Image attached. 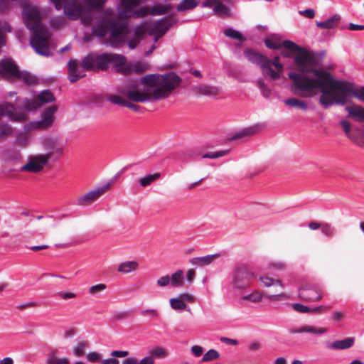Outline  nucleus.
<instances>
[{
  "label": "nucleus",
  "instance_id": "obj_45",
  "mask_svg": "<svg viewBox=\"0 0 364 364\" xmlns=\"http://www.w3.org/2000/svg\"><path fill=\"white\" fill-rule=\"evenodd\" d=\"M321 232L328 237H332L336 235V229L330 223H322L321 227Z\"/></svg>",
  "mask_w": 364,
  "mask_h": 364
},
{
  "label": "nucleus",
  "instance_id": "obj_21",
  "mask_svg": "<svg viewBox=\"0 0 364 364\" xmlns=\"http://www.w3.org/2000/svg\"><path fill=\"white\" fill-rule=\"evenodd\" d=\"M245 56L252 63L258 65L260 68L263 66V65L268 60L267 57L264 55H260L258 53H256L252 50H246L245 51Z\"/></svg>",
  "mask_w": 364,
  "mask_h": 364
},
{
  "label": "nucleus",
  "instance_id": "obj_13",
  "mask_svg": "<svg viewBox=\"0 0 364 364\" xmlns=\"http://www.w3.org/2000/svg\"><path fill=\"white\" fill-rule=\"evenodd\" d=\"M263 76L269 80H276L280 78L283 73V65L280 63H273L268 59L261 68Z\"/></svg>",
  "mask_w": 364,
  "mask_h": 364
},
{
  "label": "nucleus",
  "instance_id": "obj_32",
  "mask_svg": "<svg viewBox=\"0 0 364 364\" xmlns=\"http://www.w3.org/2000/svg\"><path fill=\"white\" fill-rule=\"evenodd\" d=\"M259 130V126H257V125L247 127V128H245V129L237 132V133H235V135L233 136L232 139H240V138H243L245 136H252V135L256 134Z\"/></svg>",
  "mask_w": 364,
  "mask_h": 364
},
{
  "label": "nucleus",
  "instance_id": "obj_36",
  "mask_svg": "<svg viewBox=\"0 0 364 364\" xmlns=\"http://www.w3.org/2000/svg\"><path fill=\"white\" fill-rule=\"evenodd\" d=\"M264 296L269 301L272 302L286 301L290 299V295L282 291L274 294H266Z\"/></svg>",
  "mask_w": 364,
  "mask_h": 364
},
{
  "label": "nucleus",
  "instance_id": "obj_4",
  "mask_svg": "<svg viewBox=\"0 0 364 364\" xmlns=\"http://www.w3.org/2000/svg\"><path fill=\"white\" fill-rule=\"evenodd\" d=\"M330 77L324 78L326 82L331 85L328 90H324L320 97L319 102L324 108H328L333 104L345 105L347 96L352 95L364 102V87L355 89L351 85L345 82L333 80L331 82Z\"/></svg>",
  "mask_w": 364,
  "mask_h": 364
},
{
  "label": "nucleus",
  "instance_id": "obj_8",
  "mask_svg": "<svg viewBox=\"0 0 364 364\" xmlns=\"http://www.w3.org/2000/svg\"><path fill=\"white\" fill-rule=\"evenodd\" d=\"M109 31V36L107 39L109 45L113 48L120 47L124 43L127 36V26L122 23L110 21Z\"/></svg>",
  "mask_w": 364,
  "mask_h": 364
},
{
  "label": "nucleus",
  "instance_id": "obj_29",
  "mask_svg": "<svg viewBox=\"0 0 364 364\" xmlns=\"http://www.w3.org/2000/svg\"><path fill=\"white\" fill-rule=\"evenodd\" d=\"M284 104L290 107L298 108L302 110H307L309 109L308 104L302 100L296 97H289L284 101Z\"/></svg>",
  "mask_w": 364,
  "mask_h": 364
},
{
  "label": "nucleus",
  "instance_id": "obj_2",
  "mask_svg": "<svg viewBox=\"0 0 364 364\" xmlns=\"http://www.w3.org/2000/svg\"><path fill=\"white\" fill-rule=\"evenodd\" d=\"M141 82L146 87L147 92L140 91L136 87H129L122 93L129 101L144 102L150 99L159 100L168 97L181 83V78L174 73L164 75L151 74L144 76Z\"/></svg>",
  "mask_w": 364,
  "mask_h": 364
},
{
  "label": "nucleus",
  "instance_id": "obj_41",
  "mask_svg": "<svg viewBox=\"0 0 364 364\" xmlns=\"http://www.w3.org/2000/svg\"><path fill=\"white\" fill-rule=\"evenodd\" d=\"M171 9L169 5L158 4L150 8V14L153 16H161L166 14Z\"/></svg>",
  "mask_w": 364,
  "mask_h": 364
},
{
  "label": "nucleus",
  "instance_id": "obj_20",
  "mask_svg": "<svg viewBox=\"0 0 364 364\" xmlns=\"http://www.w3.org/2000/svg\"><path fill=\"white\" fill-rule=\"evenodd\" d=\"M193 91L197 95L215 97L220 92L219 87L208 85H200L193 87Z\"/></svg>",
  "mask_w": 364,
  "mask_h": 364
},
{
  "label": "nucleus",
  "instance_id": "obj_34",
  "mask_svg": "<svg viewBox=\"0 0 364 364\" xmlns=\"http://www.w3.org/2000/svg\"><path fill=\"white\" fill-rule=\"evenodd\" d=\"M263 298V294L255 290L251 294L243 295L241 296L242 301H249L254 304H258L262 301Z\"/></svg>",
  "mask_w": 364,
  "mask_h": 364
},
{
  "label": "nucleus",
  "instance_id": "obj_55",
  "mask_svg": "<svg viewBox=\"0 0 364 364\" xmlns=\"http://www.w3.org/2000/svg\"><path fill=\"white\" fill-rule=\"evenodd\" d=\"M156 284L161 288L167 287L171 284V277L168 274L164 275L159 278L156 281Z\"/></svg>",
  "mask_w": 364,
  "mask_h": 364
},
{
  "label": "nucleus",
  "instance_id": "obj_30",
  "mask_svg": "<svg viewBox=\"0 0 364 364\" xmlns=\"http://www.w3.org/2000/svg\"><path fill=\"white\" fill-rule=\"evenodd\" d=\"M200 4V0H183L176 7V11L178 12H183L188 10H192Z\"/></svg>",
  "mask_w": 364,
  "mask_h": 364
},
{
  "label": "nucleus",
  "instance_id": "obj_62",
  "mask_svg": "<svg viewBox=\"0 0 364 364\" xmlns=\"http://www.w3.org/2000/svg\"><path fill=\"white\" fill-rule=\"evenodd\" d=\"M262 345L258 341L251 343L248 346V350L252 352H257L262 349Z\"/></svg>",
  "mask_w": 364,
  "mask_h": 364
},
{
  "label": "nucleus",
  "instance_id": "obj_22",
  "mask_svg": "<svg viewBox=\"0 0 364 364\" xmlns=\"http://www.w3.org/2000/svg\"><path fill=\"white\" fill-rule=\"evenodd\" d=\"M355 342V338L353 337H349L341 341H336L333 342L332 343H328L327 347L331 349L336 350H344L348 349L353 346Z\"/></svg>",
  "mask_w": 364,
  "mask_h": 364
},
{
  "label": "nucleus",
  "instance_id": "obj_48",
  "mask_svg": "<svg viewBox=\"0 0 364 364\" xmlns=\"http://www.w3.org/2000/svg\"><path fill=\"white\" fill-rule=\"evenodd\" d=\"M168 351L162 347H157L150 350V355L156 358H164L168 355Z\"/></svg>",
  "mask_w": 364,
  "mask_h": 364
},
{
  "label": "nucleus",
  "instance_id": "obj_26",
  "mask_svg": "<svg viewBox=\"0 0 364 364\" xmlns=\"http://www.w3.org/2000/svg\"><path fill=\"white\" fill-rule=\"evenodd\" d=\"M109 28V21L102 20L95 25L92 28V33L98 37H104Z\"/></svg>",
  "mask_w": 364,
  "mask_h": 364
},
{
  "label": "nucleus",
  "instance_id": "obj_16",
  "mask_svg": "<svg viewBox=\"0 0 364 364\" xmlns=\"http://www.w3.org/2000/svg\"><path fill=\"white\" fill-rule=\"evenodd\" d=\"M46 165V155H41L38 159H32L21 167V171L38 173L43 170Z\"/></svg>",
  "mask_w": 364,
  "mask_h": 364
},
{
  "label": "nucleus",
  "instance_id": "obj_42",
  "mask_svg": "<svg viewBox=\"0 0 364 364\" xmlns=\"http://www.w3.org/2000/svg\"><path fill=\"white\" fill-rule=\"evenodd\" d=\"M13 133V128L7 123L0 124V141L6 139Z\"/></svg>",
  "mask_w": 364,
  "mask_h": 364
},
{
  "label": "nucleus",
  "instance_id": "obj_38",
  "mask_svg": "<svg viewBox=\"0 0 364 364\" xmlns=\"http://www.w3.org/2000/svg\"><path fill=\"white\" fill-rule=\"evenodd\" d=\"M47 364H70V360L66 358H58L55 351H51L47 358Z\"/></svg>",
  "mask_w": 364,
  "mask_h": 364
},
{
  "label": "nucleus",
  "instance_id": "obj_50",
  "mask_svg": "<svg viewBox=\"0 0 364 364\" xmlns=\"http://www.w3.org/2000/svg\"><path fill=\"white\" fill-rule=\"evenodd\" d=\"M220 357V353L215 349H210L208 352H206L203 358L202 362H210L214 360L218 359Z\"/></svg>",
  "mask_w": 364,
  "mask_h": 364
},
{
  "label": "nucleus",
  "instance_id": "obj_5",
  "mask_svg": "<svg viewBox=\"0 0 364 364\" xmlns=\"http://www.w3.org/2000/svg\"><path fill=\"white\" fill-rule=\"evenodd\" d=\"M23 19L26 27L31 31V46L35 51L46 55V26L41 23L37 8L28 6L23 9Z\"/></svg>",
  "mask_w": 364,
  "mask_h": 364
},
{
  "label": "nucleus",
  "instance_id": "obj_61",
  "mask_svg": "<svg viewBox=\"0 0 364 364\" xmlns=\"http://www.w3.org/2000/svg\"><path fill=\"white\" fill-rule=\"evenodd\" d=\"M101 355L97 352H91L87 355V359L92 363L97 362L100 360Z\"/></svg>",
  "mask_w": 364,
  "mask_h": 364
},
{
  "label": "nucleus",
  "instance_id": "obj_14",
  "mask_svg": "<svg viewBox=\"0 0 364 364\" xmlns=\"http://www.w3.org/2000/svg\"><path fill=\"white\" fill-rule=\"evenodd\" d=\"M299 297L307 302L317 301L322 299V294L317 285L308 284L299 289Z\"/></svg>",
  "mask_w": 364,
  "mask_h": 364
},
{
  "label": "nucleus",
  "instance_id": "obj_37",
  "mask_svg": "<svg viewBox=\"0 0 364 364\" xmlns=\"http://www.w3.org/2000/svg\"><path fill=\"white\" fill-rule=\"evenodd\" d=\"M17 78H19L23 82H24L26 84L28 85H33L36 84L38 82V79L36 76L31 75L30 73L23 71V72H19L18 74L16 76Z\"/></svg>",
  "mask_w": 364,
  "mask_h": 364
},
{
  "label": "nucleus",
  "instance_id": "obj_46",
  "mask_svg": "<svg viewBox=\"0 0 364 364\" xmlns=\"http://www.w3.org/2000/svg\"><path fill=\"white\" fill-rule=\"evenodd\" d=\"M171 307L174 310H184L186 309L187 305L179 297L171 298L169 300Z\"/></svg>",
  "mask_w": 364,
  "mask_h": 364
},
{
  "label": "nucleus",
  "instance_id": "obj_40",
  "mask_svg": "<svg viewBox=\"0 0 364 364\" xmlns=\"http://www.w3.org/2000/svg\"><path fill=\"white\" fill-rule=\"evenodd\" d=\"M161 177L160 173H155L154 174H148L144 177H142L139 179V185L142 187H146L149 186L152 182L159 179Z\"/></svg>",
  "mask_w": 364,
  "mask_h": 364
},
{
  "label": "nucleus",
  "instance_id": "obj_58",
  "mask_svg": "<svg viewBox=\"0 0 364 364\" xmlns=\"http://www.w3.org/2000/svg\"><path fill=\"white\" fill-rule=\"evenodd\" d=\"M292 308L294 311L299 312V313H310L311 312V308L308 307L307 306L299 304V303L293 304Z\"/></svg>",
  "mask_w": 364,
  "mask_h": 364
},
{
  "label": "nucleus",
  "instance_id": "obj_7",
  "mask_svg": "<svg viewBox=\"0 0 364 364\" xmlns=\"http://www.w3.org/2000/svg\"><path fill=\"white\" fill-rule=\"evenodd\" d=\"M120 5L118 8V12L122 18H142L150 14V8L143 6L133 11V9L139 6L145 0H120Z\"/></svg>",
  "mask_w": 364,
  "mask_h": 364
},
{
  "label": "nucleus",
  "instance_id": "obj_59",
  "mask_svg": "<svg viewBox=\"0 0 364 364\" xmlns=\"http://www.w3.org/2000/svg\"><path fill=\"white\" fill-rule=\"evenodd\" d=\"M88 6L100 9L102 8L105 2V0H86Z\"/></svg>",
  "mask_w": 364,
  "mask_h": 364
},
{
  "label": "nucleus",
  "instance_id": "obj_47",
  "mask_svg": "<svg viewBox=\"0 0 364 364\" xmlns=\"http://www.w3.org/2000/svg\"><path fill=\"white\" fill-rule=\"evenodd\" d=\"M88 343L86 341H80L73 348V351L77 357H81L85 354Z\"/></svg>",
  "mask_w": 364,
  "mask_h": 364
},
{
  "label": "nucleus",
  "instance_id": "obj_9",
  "mask_svg": "<svg viewBox=\"0 0 364 364\" xmlns=\"http://www.w3.org/2000/svg\"><path fill=\"white\" fill-rule=\"evenodd\" d=\"M57 10L63 8L64 13L70 20L77 19L82 14V7L77 0H51Z\"/></svg>",
  "mask_w": 364,
  "mask_h": 364
},
{
  "label": "nucleus",
  "instance_id": "obj_12",
  "mask_svg": "<svg viewBox=\"0 0 364 364\" xmlns=\"http://www.w3.org/2000/svg\"><path fill=\"white\" fill-rule=\"evenodd\" d=\"M112 186V182H109L102 187H98L87 193L81 196L77 200V205L80 206H87L100 198Z\"/></svg>",
  "mask_w": 364,
  "mask_h": 364
},
{
  "label": "nucleus",
  "instance_id": "obj_23",
  "mask_svg": "<svg viewBox=\"0 0 364 364\" xmlns=\"http://www.w3.org/2000/svg\"><path fill=\"white\" fill-rule=\"evenodd\" d=\"M326 328H316L312 326H304L299 328H292L290 330L291 333H309L312 334H323L327 332Z\"/></svg>",
  "mask_w": 364,
  "mask_h": 364
},
{
  "label": "nucleus",
  "instance_id": "obj_24",
  "mask_svg": "<svg viewBox=\"0 0 364 364\" xmlns=\"http://www.w3.org/2000/svg\"><path fill=\"white\" fill-rule=\"evenodd\" d=\"M139 263L136 261H125L118 265L117 271L122 274H129L136 272L139 269Z\"/></svg>",
  "mask_w": 364,
  "mask_h": 364
},
{
  "label": "nucleus",
  "instance_id": "obj_3",
  "mask_svg": "<svg viewBox=\"0 0 364 364\" xmlns=\"http://www.w3.org/2000/svg\"><path fill=\"white\" fill-rule=\"evenodd\" d=\"M109 65H112L116 72L129 75L131 73L141 74L148 68V65L144 62L137 61L133 63H127L124 56L116 53H91L85 56L80 66L83 70L104 71L107 70Z\"/></svg>",
  "mask_w": 364,
  "mask_h": 364
},
{
  "label": "nucleus",
  "instance_id": "obj_6",
  "mask_svg": "<svg viewBox=\"0 0 364 364\" xmlns=\"http://www.w3.org/2000/svg\"><path fill=\"white\" fill-rule=\"evenodd\" d=\"M255 277L252 269L246 264L237 265L232 272V285L235 289H245L251 286Z\"/></svg>",
  "mask_w": 364,
  "mask_h": 364
},
{
  "label": "nucleus",
  "instance_id": "obj_39",
  "mask_svg": "<svg viewBox=\"0 0 364 364\" xmlns=\"http://www.w3.org/2000/svg\"><path fill=\"white\" fill-rule=\"evenodd\" d=\"M58 109V105L57 104L47 105V128L54 122V114L57 112Z\"/></svg>",
  "mask_w": 364,
  "mask_h": 364
},
{
  "label": "nucleus",
  "instance_id": "obj_43",
  "mask_svg": "<svg viewBox=\"0 0 364 364\" xmlns=\"http://www.w3.org/2000/svg\"><path fill=\"white\" fill-rule=\"evenodd\" d=\"M42 119L41 121L38 122H31L28 124H26L24 127L26 131L31 129H36L41 127H43L46 124V112H43L41 114Z\"/></svg>",
  "mask_w": 364,
  "mask_h": 364
},
{
  "label": "nucleus",
  "instance_id": "obj_18",
  "mask_svg": "<svg viewBox=\"0 0 364 364\" xmlns=\"http://www.w3.org/2000/svg\"><path fill=\"white\" fill-rule=\"evenodd\" d=\"M18 71L17 65L12 61L9 60L0 61V75L16 77Z\"/></svg>",
  "mask_w": 364,
  "mask_h": 364
},
{
  "label": "nucleus",
  "instance_id": "obj_60",
  "mask_svg": "<svg viewBox=\"0 0 364 364\" xmlns=\"http://www.w3.org/2000/svg\"><path fill=\"white\" fill-rule=\"evenodd\" d=\"M178 297L182 301H183V302H185V301L194 302L196 300V298L193 295H192L189 293H186V292L180 294Z\"/></svg>",
  "mask_w": 364,
  "mask_h": 364
},
{
  "label": "nucleus",
  "instance_id": "obj_53",
  "mask_svg": "<svg viewBox=\"0 0 364 364\" xmlns=\"http://www.w3.org/2000/svg\"><path fill=\"white\" fill-rule=\"evenodd\" d=\"M340 124L342 127V128H343L344 132L346 133V134L347 135V136L349 139H350L351 140L355 141L354 136L350 134V128H351L350 123L347 120L343 119L341 121Z\"/></svg>",
  "mask_w": 364,
  "mask_h": 364
},
{
  "label": "nucleus",
  "instance_id": "obj_35",
  "mask_svg": "<svg viewBox=\"0 0 364 364\" xmlns=\"http://www.w3.org/2000/svg\"><path fill=\"white\" fill-rule=\"evenodd\" d=\"M213 9V12L219 17L225 18L230 16V9L220 1Z\"/></svg>",
  "mask_w": 364,
  "mask_h": 364
},
{
  "label": "nucleus",
  "instance_id": "obj_51",
  "mask_svg": "<svg viewBox=\"0 0 364 364\" xmlns=\"http://www.w3.org/2000/svg\"><path fill=\"white\" fill-rule=\"evenodd\" d=\"M223 33L225 36H226L229 38H231L232 39H235V40H238V41L243 40L242 34L239 31H237L232 28H228L225 29Z\"/></svg>",
  "mask_w": 364,
  "mask_h": 364
},
{
  "label": "nucleus",
  "instance_id": "obj_17",
  "mask_svg": "<svg viewBox=\"0 0 364 364\" xmlns=\"http://www.w3.org/2000/svg\"><path fill=\"white\" fill-rule=\"evenodd\" d=\"M44 103H46V90H42L36 99H24L21 107L26 111H33Z\"/></svg>",
  "mask_w": 364,
  "mask_h": 364
},
{
  "label": "nucleus",
  "instance_id": "obj_33",
  "mask_svg": "<svg viewBox=\"0 0 364 364\" xmlns=\"http://www.w3.org/2000/svg\"><path fill=\"white\" fill-rule=\"evenodd\" d=\"M171 285L173 287H181L184 284L183 270H177L171 277Z\"/></svg>",
  "mask_w": 364,
  "mask_h": 364
},
{
  "label": "nucleus",
  "instance_id": "obj_52",
  "mask_svg": "<svg viewBox=\"0 0 364 364\" xmlns=\"http://www.w3.org/2000/svg\"><path fill=\"white\" fill-rule=\"evenodd\" d=\"M258 87H259L262 95L265 97H268L271 95V90L268 87L263 80L259 79L257 82Z\"/></svg>",
  "mask_w": 364,
  "mask_h": 364
},
{
  "label": "nucleus",
  "instance_id": "obj_28",
  "mask_svg": "<svg viewBox=\"0 0 364 364\" xmlns=\"http://www.w3.org/2000/svg\"><path fill=\"white\" fill-rule=\"evenodd\" d=\"M341 20V16L338 14H335L327 20L322 22H317L316 26L318 28L324 29H331L336 27Z\"/></svg>",
  "mask_w": 364,
  "mask_h": 364
},
{
  "label": "nucleus",
  "instance_id": "obj_31",
  "mask_svg": "<svg viewBox=\"0 0 364 364\" xmlns=\"http://www.w3.org/2000/svg\"><path fill=\"white\" fill-rule=\"evenodd\" d=\"M259 281L266 287H270L273 286L279 287L281 290L284 289V284L280 279H275L268 276H262L259 277Z\"/></svg>",
  "mask_w": 364,
  "mask_h": 364
},
{
  "label": "nucleus",
  "instance_id": "obj_54",
  "mask_svg": "<svg viewBox=\"0 0 364 364\" xmlns=\"http://www.w3.org/2000/svg\"><path fill=\"white\" fill-rule=\"evenodd\" d=\"M108 100L113 104L125 107L127 100L119 95H110Z\"/></svg>",
  "mask_w": 364,
  "mask_h": 364
},
{
  "label": "nucleus",
  "instance_id": "obj_63",
  "mask_svg": "<svg viewBox=\"0 0 364 364\" xmlns=\"http://www.w3.org/2000/svg\"><path fill=\"white\" fill-rule=\"evenodd\" d=\"M264 43L265 46L270 49H280L281 47L283 46L282 44L280 45L279 43L274 42L269 39L266 40Z\"/></svg>",
  "mask_w": 364,
  "mask_h": 364
},
{
  "label": "nucleus",
  "instance_id": "obj_27",
  "mask_svg": "<svg viewBox=\"0 0 364 364\" xmlns=\"http://www.w3.org/2000/svg\"><path fill=\"white\" fill-rule=\"evenodd\" d=\"M218 257V255L217 254L194 257L191 259V263L193 265L203 267L211 264Z\"/></svg>",
  "mask_w": 364,
  "mask_h": 364
},
{
  "label": "nucleus",
  "instance_id": "obj_25",
  "mask_svg": "<svg viewBox=\"0 0 364 364\" xmlns=\"http://www.w3.org/2000/svg\"><path fill=\"white\" fill-rule=\"evenodd\" d=\"M348 117H351L359 122L364 121V108L358 105H353L346 108Z\"/></svg>",
  "mask_w": 364,
  "mask_h": 364
},
{
  "label": "nucleus",
  "instance_id": "obj_49",
  "mask_svg": "<svg viewBox=\"0 0 364 364\" xmlns=\"http://www.w3.org/2000/svg\"><path fill=\"white\" fill-rule=\"evenodd\" d=\"M107 289L105 284H97L90 287L87 289L88 293L92 296H96Z\"/></svg>",
  "mask_w": 364,
  "mask_h": 364
},
{
  "label": "nucleus",
  "instance_id": "obj_19",
  "mask_svg": "<svg viewBox=\"0 0 364 364\" xmlns=\"http://www.w3.org/2000/svg\"><path fill=\"white\" fill-rule=\"evenodd\" d=\"M68 69L69 72V80L75 82L85 76V73L80 70L78 63L75 60H70L68 63Z\"/></svg>",
  "mask_w": 364,
  "mask_h": 364
},
{
  "label": "nucleus",
  "instance_id": "obj_15",
  "mask_svg": "<svg viewBox=\"0 0 364 364\" xmlns=\"http://www.w3.org/2000/svg\"><path fill=\"white\" fill-rule=\"evenodd\" d=\"M0 116H6L11 120L15 122H23L26 120L25 114L17 113L14 105L9 102H0Z\"/></svg>",
  "mask_w": 364,
  "mask_h": 364
},
{
  "label": "nucleus",
  "instance_id": "obj_57",
  "mask_svg": "<svg viewBox=\"0 0 364 364\" xmlns=\"http://www.w3.org/2000/svg\"><path fill=\"white\" fill-rule=\"evenodd\" d=\"M16 143L21 146H26L28 143V136L25 133H18L16 136Z\"/></svg>",
  "mask_w": 364,
  "mask_h": 364
},
{
  "label": "nucleus",
  "instance_id": "obj_10",
  "mask_svg": "<svg viewBox=\"0 0 364 364\" xmlns=\"http://www.w3.org/2000/svg\"><path fill=\"white\" fill-rule=\"evenodd\" d=\"M65 146L59 136L47 137V164L57 161L63 156Z\"/></svg>",
  "mask_w": 364,
  "mask_h": 364
},
{
  "label": "nucleus",
  "instance_id": "obj_44",
  "mask_svg": "<svg viewBox=\"0 0 364 364\" xmlns=\"http://www.w3.org/2000/svg\"><path fill=\"white\" fill-rule=\"evenodd\" d=\"M148 33V22H146L134 28V35L135 38L141 39L145 33Z\"/></svg>",
  "mask_w": 364,
  "mask_h": 364
},
{
  "label": "nucleus",
  "instance_id": "obj_1",
  "mask_svg": "<svg viewBox=\"0 0 364 364\" xmlns=\"http://www.w3.org/2000/svg\"><path fill=\"white\" fill-rule=\"evenodd\" d=\"M282 46L292 53H297L294 58L297 71L288 74L295 95L311 98L318 92L322 94L324 90L329 89L331 85L324 78L330 77L331 82L334 78L328 72L315 68L316 58L311 52L289 40L284 41Z\"/></svg>",
  "mask_w": 364,
  "mask_h": 364
},
{
  "label": "nucleus",
  "instance_id": "obj_56",
  "mask_svg": "<svg viewBox=\"0 0 364 364\" xmlns=\"http://www.w3.org/2000/svg\"><path fill=\"white\" fill-rule=\"evenodd\" d=\"M228 152H229L228 151L225 150V151H219L213 152V153H207V154H203L202 156V157L203 159H206V158L217 159V158L222 157V156L227 155L228 154Z\"/></svg>",
  "mask_w": 364,
  "mask_h": 364
},
{
  "label": "nucleus",
  "instance_id": "obj_11",
  "mask_svg": "<svg viewBox=\"0 0 364 364\" xmlns=\"http://www.w3.org/2000/svg\"><path fill=\"white\" fill-rule=\"evenodd\" d=\"M176 23V20L173 17L168 16L153 23H148V34L150 36L158 33L159 36H163L173 24Z\"/></svg>",
  "mask_w": 364,
  "mask_h": 364
},
{
  "label": "nucleus",
  "instance_id": "obj_64",
  "mask_svg": "<svg viewBox=\"0 0 364 364\" xmlns=\"http://www.w3.org/2000/svg\"><path fill=\"white\" fill-rule=\"evenodd\" d=\"M191 352L196 357H200L203 355V348L200 346H193L191 347Z\"/></svg>",
  "mask_w": 364,
  "mask_h": 364
}]
</instances>
